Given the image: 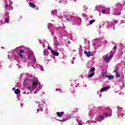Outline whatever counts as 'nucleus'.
<instances>
[{
  "label": "nucleus",
  "instance_id": "1",
  "mask_svg": "<svg viewBox=\"0 0 125 125\" xmlns=\"http://www.w3.org/2000/svg\"><path fill=\"white\" fill-rule=\"evenodd\" d=\"M114 73H115L116 78H121V74L119 73V68L116 67V69L114 70Z\"/></svg>",
  "mask_w": 125,
  "mask_h": 125
},
{
  "label": "nucleus",
  "instance_id": "2",
  "mask_svg": "<svg viewBox=\"0 0 125 125\" xmlns=\"http://www.w3.org/2000/svg\"><path fill=\"white\" fill-rule=\"evenodd\" d=\"M84 53L85 55H86L87 57H90V56H92V52L90 51H84Z\"/></svg>",
  "mask_w": 125,
  "mask_h": 125
},
{
  "label": "nucleus",
  "instance_id": "3",
  "mask_svg": "<svg viewBox=\"0 0 125 125\" xmlns=\"http://www.w3.org/2000/svg\"><path fill=\"white\" fill-rule=\"evenodd\" d=\"M28 60H32L33 62H36V58L35 57L32 56V55H29L28 57Z\"/></svg>",
  "mask_w": 125,
  "mask_h": 125
},
{
  "label": "nucleus",
  "instance_id": "4",
  "mask_svg": "<svg viewBox=\"0 0 125 125\" xmlns=\"http://www.w3.org/2000/svg\"><path fill=\"white\" fill-rule=\"evenodd\" d=\"M24 53H25V51H24V50L20 49L19 53V54L20 56V58L22 59V58H23L22 54H24Z\"/></svg>",
  "mask_w": 125,
  "mask_h": 125
},
{
  "label": "nucleus",
  "instance_id": "5",
  "mask_svg": "<svg viewBox=\"0 0 125 125\" xmlns=\"http://www.w3.org/2000/svg\"><path fill=\"white\" fill-rule=\"evenodd\" d=\"M113 56H114V55L113 54H110L109 56L108 57H106L104 58V60L105 61H108V60H111V59H112V58H113Z\"/></svg>",
  "mask_w": 125,
  "mask_h": 125
},
{
  "label": "nucleus",
  "instance_id": "6",
  "mask_svg": "<svg viewBox=\"0 0 125 125\" xmlns=\"http://www.w3.org/2000/svg\"><path fill=\"white\" fill-rule=\"evenodd\" d=\"M108 89H110V86H107L106 87H104L103 88H102L101 89V91H102V92H104V91H106L107 90H108Z\"/></svg>",
  "mask_w": 125,
  "mask_h": 125
},
{
  "label": "nucleus",
  "instance_id": "7",
  "mask_svg": "<svg viewBox=\"0 0 125 125\" xmlns=\"http://www.w3.org/2000/svg\"><path fill=\"white\" fill-rule=\"evenodd\" d=\"M51 53L53 54V55H54V56H58L59 55V53L54 51L53 49L51 50Z\"/></svg>",
  "mask_w": 125,
  "mask_h": 125
},
{
  "label": "nucleus",
  "instance_id": "8",
  "mask_svg": "<svg viewBox=\"0 0 125 125\" xmlns=\"http://www.w3.org/2000/svg\"><path fill=\"white\" fill-rule=\"evenodd\" d=\"M29 6H30V7H32V8H36V7H37V6L35 4L31 2L29 3Z\"/></svg>",
  "mask_w": 125,
  "mask_h": 125
},
{
  "label": "nucleus",
  "instance_id": "9",
  "mask_svg": "<svg viewBox=\"0 0 125 125\" xmlns=\"http://www.w3.org/2000/svg\"><path fill=\"white\" fill-rule=\"evenodd\" d=\"M57 115L58 117H60V118H61V117H62V115H64V112H58L57 113Z\"/></svg>",
  "mask_w": 125,
  "mask_h": 125
},
{
  "label": "nucleus",
  "instance_id": "10",
  "mask_svg": "<svg viewBox=\"0 0 125 125\" xmlns=\"http://www.w3.org/2000/svg\"><path fill=\"white\" fill-rule=\"evenodd\" d=\"M102 120H104V117H103V115L99 116V119L97 120L98 122H100L102 121Z\"/></svg>",
  "mask_w": 125,
  "mask_h": 125
},
{
  "label": "nucleus",
  "instance_id": "11",
  "mask_svg": "<svg viewBox=\"0 0 125 125\" xmlns=\"http://www.w3.org/2000/svg\"><path fill=\"white\" fill-rule=\"evenodd\" d=\"M107 79L109 80H113L114 79V75H108L107 76Z\"/></svg>",
  "mask_w": 125,
  "mask_h": 125
},
{
  "label": "nucleus",
  "instance_id": "12",
  "mask_svg": "<svg viewBox=\"0 0 125 125\" xmlns=\"http://www.w3.org/2000/svg\"><path fill=\"white\" fill-rule=\"evenodd\" d=\"M108 75H106V73L105 72H104L103 74V79H105L106 78H108Z\"/></svg>",
  "mask_w": 125,
  "mask_h": 125
},
{
  "label": "nucleus",
  "instance_id": "13",
  "mask_svg": "<svg viewBox=\"0 0 125 125\" xmlns=\"http://www.w3.org/2000/svg\"><path fill=\"white\" fill-rule=\"evenodd\" d=\"M95 71V67H92L90 69V73H94V71Z\"/></svg>",
  "mask_w": 125,
  "mask_h": 125
},
{
  "label": "nucleus",
  "instance_id": "14",
  "mask_svg": "<svg viewBox=\"0 0 125 125\" xmlns=\"http://www.w3.org/2000/svg\"><path fill=\"white\" fill-rule=\"evenodd\" d=\"M21 92V91L19 90V89H16L15 90V94H19V93Z\"/></svg>",
  "mask_w": 125,
  "mask_h": 125
},
{
  "label": "nucleus",
  "instance_id": "15",
  "mask_svg": "<svg viewBox=\"0 0 125 125\" xmlns=\"http://www.w3.org/2000/svg\"><path fill=\"white\" fill-rule=\"evenodd\" d=\"M32 85L34 87H37V86H38V83H37L36 82H33L32 83Z\"/></svg>",
  "mask_w": 125,
  "mask_h": 125
},
{
  "label": "nucleus",
  "instance_id": "16",
  "mask_svg": "<svg viewBox=\"0 0 125 125\" xmlns=\"http://www.w3.org/2000/svg\"><path fill=\"white\" fill-rule=\"evenodd\" d=\"M95 73L93 72L92 73H90L89 75H88V77H89V78H92V77H93L95 75Z\"/></svg>",
  "mask_w": 125,
  "mask_h": 125
},
{
  "label": "nucleus",
  "instance_id": "17",
  "mask_svg": "<svg viewBox=\"0 0 125 125\" xmlns=\"http://www.w3.org/2000/svg\"><path fill=\"white\" fill-rule=\"evenodd\" d=\"M94 22H95V20H93L90 21V24L91 25L92 24H93V23H94Z\"/></svg>",
  "mask_w": 125,
  "mask_h": 125
},
{
  "label": "nucleus",
  "instance_id": "18",
  "mask_svg": "<svg viewBox=\"0 0 125 125\" xmlns=\"http://www.w3.org/2000/svg\"><path fill=\"white\" fill-rule=\"evenodd\" d=\"M4 22L5 23H9V21L8 20V19H5V21H4Z\"/></svg>",
  "mask_w": 125,
  "mask_h": 125
},
{
  "label": "nucleus",
  "instance_id": "19",
  "mask_svg": "<svg viewBox=\"0 0 125 125\" xmlns=\"http://www.w3.org/2000/svg\"><path fill=\"white\" fill-rule=\"evenodd\" d=\"M103 115H105V116H108L109 117H111V115H109V114L107 112H105L103 114Z\"/></svg>",
  "mask_w": 125,
  "mask_h": 125
},
{
  "label": "nucleus",
  "instance_id": "20",
  "mask_svg": "<svg viewBox=\"0 0 125 125\" xmlns=\"http://www.w3.org/2000/svg\"><path fill=\"white\" fill-rule=\"evenodd\" d=\"M114 49L115 50H117V45H115V46H114Z\"/></svg>",
  "mask_w": 125,
  "mask_h": 125
},
{
  "label": "nucleus",
  "instance_id": "21",
  "mask_svg": "<svg viewBox=\"0 0 125 125\" xmlns=\"http://www.w3.org/2000/svg\"><path fill=\"white\" fill-rule=\"evenodd\" d=\"M43 53L45 54V55H46V51L45 50H43Z\"/></svg>",
  "mask_w": 125,
  "mask_h": 125
},
{
  "label": "nucleus",
  "instance_id": "22",
  "mask_svg": "<svg viewBox=\"0 0 125 125\" xmlns=\"http://www.w3.org/2000/svg\"><path fill=\"white\" fill-rule=\"evenodd\" d=\"M103 13H105V12H106V10H105V9H104V10H103Z\"/></svg>",
  "mask_w": 125,
  "mask_h": 125
},
{
  "label": "nucleus",
  "instance_id": "23",
  "mask_svg": "<svg viewBox=\"0 0 125 125\" xmlns=\"http://www.w3.org/2000/svg\"><path fill=\"white\" fill-rule=\"evenodd\" d=\"M48 49H49V50H51V48H50V46H48Z\"/></svg>",
  "mask_w": 125,
  "mask_h": 125
},
{
  "label": "nucleus",
  "instance_id": "24",
  "mask_svg": "<svg viewBox=\"0 0 125 125\" xmlns=\"http://www.w3.org/2000/svg\"><path fill=\"white\" fill-rule=\"evenodd\" d=\"M114 15H121V13H119L118 14H115Z\"/></svg>",
  "mask_w": 125,
  "mask_h": 125
},
{
  "label": "nucleus",
  "instance_id": "25",
  "mask_svg": "<svg viewBox=\"0 0 125 125\" xmlns=\"http://www.w3.org/2000/svg\"><path fill=\"white\" fill-rule=\"evenodd\" d=\"M35 8H36V10H39V7H35Z\"/></svg>",
  "mask_w": 125,
  "mask_h": 125
},
{
  "label": "nucleus",
  "instance_id": "26",
  "mask_svg": "<svg viewBox=\"0 0 125 125\" xmlns=\"http://www.w3.org/2000/svg\"><path fill=\"white\" fill-rule=\"evenodd\" d=\"M66 20H67V21H71V20L68 18L66 19Z\"/></svg>",
  "mask_w": 125,
  "mask_h": 125
},
{
  "label": "nucleus",
  "instance_id": "27",
  "mask_svg": "<svg viewBox=\"0 0 125 125\" xmlns=\"http://www.w3.org/2000/svg\"><path fill=\"white\" fill-rule=\"evenodd\" d=\"M61 121L66 122V119H63L62 120H61Z\"/></svg>",
  "mask_w": 125,
  "mask_h": 125
},
{
  "label": "nucleus",
  "instance_id": "28",
  "mask_svg": "<svg viewBox=\"0 0 125 125\" xmlns=\"http://www.w3.org/2000/svg\"><path fill=\"white\" fill-rule=\"evenodd\" d=\"M79 125H82V122H79Z\"/></svg>",
  "mask_w": 125,
  "mask_h": 125
},
{
  "label": "nucleus",
  "instance_id": "29",
  "mask_svg": "<svg viewBox=\"0 0 125 125\" xmlns=\"http://www.w3.org/2000/svg\"><path fill=\"white\" fill-rule=\"evenodd\" d=\"M27 89H31V87H27Z\"/></svg>",
  "mask_w": 125,
  "mask_h": 125
},
{
  "label": "nucleus",
  "instance_id": "30",
  "mask_svg": "<svg viewBox=\"0 0 125 125\" xmlns=\"http://www.w3.org/2000/svg\"><path fill=\"white\" fill-rule=\"evenodd\" d=\"M8 7V4H6V8H7V7Z\"/></svg>",
  "mask_w": 125,
  "mask_h": 125
},
{
  "label": "nucleus",
  "instance_id": "31",
  "mask_svg": "<svg viewBox=\"0 0 125 125\" xmlns=\"http://www.w3.org/2000/svg\"><path fill=\"white\" fill-rule=\"evenodd\" d=\"M68 43L70 44L71 43V42L70 41H68Z\"/></svg>",
  "mask_w": 125,
  "mask_h": 125
},
{
  "label": "nucleus",
  "instance_id": "32",
  "mask_svg": "<svg viewBox=\"0 0 125 125\" xmlns=\"http://www.w3.org/2000/svg\"><path fill=\"white\" fill-rule=\"evenodd\" d=\"M117 23H118V21H116L115 24H117Z\"/></svg>",
  "mask_w": 125,
  "mask_h": 125
},
{
  "label": "nucleus",
  "instance_id": "33",
  "mask_svg": "<svg viewBox=\"0 0 125 125\" xmlns=\"http://www.w3.org/2000/svg\"><path fill=\"white\" fill-rule=\"evenodd\" d=\"M113 30H115V27H113Z\"/></svg>",
  "mask_w": 125,
  "mask_h": 125
},
{
  "label": "nucleus",
  "instance_id": "34",
  "mask_svg": "<svg viewBox=\"0 0 125 125\" xmlns=\"http://www.w3.org/2000/svg\"><path fill=\"white\" fill-rule=\"evenodd\" d=\"M37 111H38V112H39V109H38V110H37Z\"/></svg>",
  "mask_w": 125,
  "mask_h": 125
}]
</instances>
